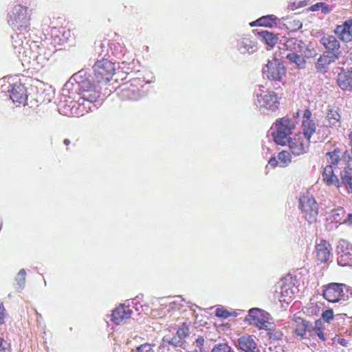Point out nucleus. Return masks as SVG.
Returning a JSON list of instances; mask_svg holds the SVG:
<instances>
[{
    "instance_id": "f257e3e1",
    "label": "nucleus",
    "mask_w": 352,
    "mask_h": 352,
    "mask_svg": "<svg viewBox=\"0 0 352 352\" xmlns=\"http://www.w3.org/2000/svg\"><path fill=\"white\" fill-rule=\"evenodd\" d=\"M78 89L79 98L77 100V103L80 106H84L85 102H87L89 104L93 103L97 101L100 96V85L97 81L91 78H84L78 81ZM80 107H78L79 109Z\"/></svg>"
},
{
    "instance_id": "f03ea898",
    "label": "nucleus",
    "mask_w": 352,
    "mask_h": 352,
    "mask_svg": "<svg viewBox=\"0 0 352 352\" xmlns=\"http://www.w3.org/2000/svg\"><path fill=\"white\" fill-rule=\"evenodd\" d=\"M142 81L140 78H133L120 85L116 91L122 101H136L142 97Z\"/></svg>"
},
{
    "instance_id": "7ed1b4c3",
    "label": "nucleus",
    "mask_w": 352,
    "mask_h": 352,
    "mask_svg": "<svg viewBox=\"0 0 352 352\" xmlns=\"http://www.w3.org/2000/svg\"><path fill=\"white\" fill-rule=\"evenodd\" d=\"M276 131L272 133L274 141L279 145L285 146L290 138L295 124L292 119L287 116L276 120L275 122Z\"/></svg>"
},
{
    "instance_id": "20e7f679",
    "label": "nucleus",
    "mask_w": 352,
    "mask_h": 352,
    "mask_svg": "<svg viewBox=\"0 0 352 352\" xmlns=\"http://www.w3.org/2000/svg\"><path fill=\"white\" fill-rule=\"evenodd\" d=\"M93 78L100 85L110 82L116 73L115 64L107 58L97 60L93 66Z\"/></svg>"
},
{
    "instance_id": "39448f33",
    "label": "nucleus",
    "mask_w": 352,
    "mask_h": 352,
    "mask_svg": "<svg viewBox=\"0 0 352 352\" xmlns=\"http://www.w3.org/2000/svg\"><path fill=\"white\" fill-rule=\"evenodd\" d=\"M30 20L27 8L16 5L9 12L8 22L13 29L23 31L29 27Z\"/></svg>"
},
{
    "instance_id": "423d86ee",
    "label": "nucleus",
    "mask_w": 352,
    "mask_h": 352,
    "mask_svg": "<svg viewBox=\"0 0 352 352\" xmlns=\"http://www.w3.org/2000/svg\"><path fill=\"white\" fill-rule=\"evenodd\" d=\"M348 286L344 283H330L322 286V296L329 302L336 303L347 298Z\"/></svg>"
},
{
    "instance_id": "0eeeda50",
    "label": "nucleus",
    "mask_w": 352,
    "mask_h": 352,
    "mask_svg": "<svg viewBox=\"0 0 352 352\" xmlns=\"http://www.w3.org/2000/svg\"><path fill=\"white\" fill-rule=\"evenodd\" d=\"M296 277L287 275L281 279L278 299L280 302L290 303L299 292Z\"/></svg>"
},
{
    "instance_id": "6e6552de",
    "label": "nucleus",
    "mask_w": 352,
    "mask_h": 352,
    "mask_svg": "<svg viewBox=\"0 0 352 352\" xmlns=\"http://www.w3.org/2000/svg\"><path fill=\"white\" fill-rule=\"evenodd\" d=\"M300 209L309 223L316 221L318 215V205L313 197L309 194L302 195L300 198Z\"/></svg>"
},
{
    "instance_id": "1a4fd4ad",
    "label": "nucleus",
    "mask_w": 352,
    "mask_h": 352,
    "mask_svg": "<svg viewBox=\"0 0 352 352\" xmlns=\"http://www.w3.org/2000/svg\"><path fill=\"white\" fill-rule=\"evenodd\" d=\"M287 144L293 155H300L308 151L310 145V139L301 133H298L293 138H289Z\"/></svg>"
},
{
    "instance_id": "9d476101",
    "label": "nucleus",
    "mask_w": 352,
    "mask_h": 352,
    "mask_svg": "<svg viewBox=\"0 0 352 352\" xmlns=\"http://www.w3.org/2000/svg\"><path fill=\"white\" fill-rule=\"evenodd\" d=\"M264 73L269 80L280 81L286 75L287 69L283 63L274 59L267 63Z\"/></svg>"
},
{
    "instance_id": "9b49d317",
    "label": "nucleus",
    "mask_w": 352,
    "mask_h": 352,
    "mask_svg": "<svg viewBox=\"0 0 352 352\" xmlns=\"http://www.w3.org/2000/svg\"><path fill=\"white\" fill-rule=\"evenodd\" d=\"M257 100L261 107L271 112L276 111L280 104L277 94L272 91H266L257 95Z\"/></svg>"
},
{
    "instance_id": "f8f14e48",
    "label": "nucleus",
    "mask_w": 352,
    "mask_h": 352,
    "mask_svg": "<svg viewBox=\"0 0 352 352\" xmlns=\"http://www.w3.org/2000/svg\"><path fill=\"white\" fill-rule=\"evenodd\" d=\"M269 320L270 315L268 313L256 308L251 309L245 317V320L250 324L254 325L259 329H263Z\"/></svg>"
},
{
    "instance_id": "ddd939ff",
    "label": "nucleus",
    "mask_w": 352,
    "mask_h": 352,
    "mask_svg": "<svg viewBox=\"0 0 352 352\" xmlns=\"http://www.w3.org/2000/svg\"><path fill=\"white\" fill-rule=\"evenodd\" d=\"M346 152L342 153L340 148H336L333 151L327 153L326 155L329 160V165H331L332 167L341 166L344 169L346 166H352L349 163L351 157L348 155L346 159Z\"/></svg>"
},
{
    "instance_id": "4468645a",
    "label": "nucleus",
    "mask_w": 352,
    "mask_h": 352,
    "mask_svg": "<svg viewBox=\"0 0 352 352\" xmlns=\"http://www.w3.org/2000/svg\"><path fill=\"white\" fill-rule=\"evenodd\" d=\"M301 127L302 129V134L309 139L316 131V124L309 109H306L303 111Z\"/></svg>"
},
{
    "instance_id": "2eb2a0df",
    "label": "nucleus",
    "mask_w": 352,
    "mask_h": 352,
    "mask_svg": "<svg viewBox=\"0 0 352 352\" xmlns=\"http://www.w3.org/2000/svg\"><path fill=\"white\" fill-rule=\"evenodd\" d=\"M10 98L14 103L19 104H25L28 99L27 89L20 82H16L11 85V89L8 90Z\"/></svg>"
},
{
    "instance_id": "dca6fc26",
    "label": "nucleus",
    "mask_w": 352,
    "mask_h": 352,
    "mask_svg": "<svg viewBox=\"0 0 352 352\" xmlns=\"http://www.w3.org/2000/svg\"><path fill=\"white\" fill-rule=\"evenodd\" d=\"M332 251L331 245L326 240H322L316 245V256L320 263L327 262L331 256Z\"/></svg>"
},
{
    "instance_id": "f3484780",
    "label": "nucleus",
    "mask_w": 352,
    "mask_h": 352,
    "mask_svg": "<svg viewBox=\"0 0 352 352\" xmlns=\"http://www.w3.org/2000/svg\"><path fill=\"white\" fill-rule=\"evenodd\" d=\"M237 347L241 352H258L257 344L250 335H244L239 338Z\"/></svg>"
},
{
    "instance_id": "a211bd4d",
    "label": "nucleus",
    "mask_w": 352,
    "mask_h": 352,
    "mask_svg": "<svg viewBox=\"0 0 352 352\" xmlns=\"http://www.w3.org/2000/svg\"><path fill=\"white\" fill-rule=\"evenodd\" d=\"M336 82L342 91L352 90V70L342 69L337 75Z\"/></svg>"
},
{
    "instance_id": "6ab92c4d",
    "label": "nucleus",
    "mask_w": 352,
    "mask_h": 352,
    "mask_svg": "<svg viewBox=\"0 0 352 352\" xmlns=\"http://www.w3.org/2000/svg\"><path fill=\"white\" fill-rule=\"evenodd\" d=\"M322 181L328 186H334L337 189L341 187V181L338 177L335 175L333 167L331 165H327L324 167L322 173Z\"/></svg>"
},
{
    "instance_id": "aec40b11",
    "label": "nucleus",
    "mask_w": 352,
    "mask_h": 352,
    "mask_svg": "<svg viewBox=\"0 0 352 352\" xmlns=\"http://www.w3.org/2000/svg\"><path fill=\"white\" fill-rule=\"evenodd\" d=\"M132 312V309L129 306L120 305L113 311L111 320L116 324H120L130 318Z\"/></svg>"
},
{
    "instance_id": "412c9836",
    "label": "nucleus",
    "mask_w": 352,
    "mask_h": 352,
    "mask_svg": "<svg viewBox=\"0 0 352 352\" xmlns=\"http://www.w3.org/2000/svg\"><path fill=\"white\" fill-rule=\"evenodd\" d=\"M335 33L343 42H350L352 40V19L346 21L342 25H338Z\"/></svg>"
},
{
    "instance_id": "4be33fe9",
    "label": "nucleus",
    "mask_w": 352,
    "mask_h": 352,
    "mask_svg": "<svg viewBox=\"0 0 352 352\" xmlns=\"http://www.w3.org/2000/svg\"><path fill=\"white\" fill-rule=\"evenodd\" d=\"M294 322V334L300 339L305 338L307 331H310L311 324L309 321H307L300 317L295 318Z\"/></svg>"
},
{
    "instance_id": "5701e85b",
    "label": "nucleus",
    "mask_w": 352,
    "mask_h": 352,
    "mask_svg": "<svg viewBox=\"0 0 352 352\" xmlns=\"http://www.w3.org/2000/svg\"><path fill=\"white\" fill-rule=\"evenodd\" d=\"M341 184H343L352 201V166H346L340 173Z\"/></svg>"
},
{
    "instance_id": "b1692460",
    "label": "nucleus",
    "mask_w": 352,
    "mask_h": 352,
    "mask_svg": "<svg viewBox=\"0 0 352 352\" xmlns=\"http://www.w3.org/2000/svg\"><path fill=\"white\" fill-rule=\"evenodd\" d=\"M325 120L329 127L338 126L341 120L340 109L338 107L328 109Z\"/></svg>"
},
{
    "instance_id": "393cba45",
    "label": "nucleus",
    "mask_w": 352,
    "mask_h": 352,
    "mask_svg": "<svg viewBox=\"0 0 352 352\" xmlns=\"http://www.w3.org/2000/svg\"><path fill=\"white\" fill-rule=\"evenodd\" d=\"M338 265L346 267L352 266V248H346L341 252H339L338 256Z\"/></svg>"
},
{
    "instance_id": "a878e982",
    "label": "nucleus",
    "mask_w": 352,
    "mask_h": 352,
    "mask_svg": "<svg viewBox=\"0 0 352 352\" xmlns=\"http://www.w3.org/2000/svg\"><path fill=\"white\" fill-rule=\"evenodd\" d=\"M278 18L274 15H267L263 16L258 19L250 23L251 26H264L272 28L276 25V21Z\"/></svg>"
},
{
    "instance_id": "bb28decb",
    "label": "nucleus",
    "mask_w": 352,
    "mask_h": 352,
    "mask_svg": "<svg viewBox=\"0 0 352 352\" xmlns=\"http://www.w3.org/2000/svg\"><path fill=\"white\" fill-rule=\"evenodd\" d=\"M333 62V58L328 57V55H321L316 64L318 72L324 74L327 72L328 66Z\"/></svg>"
},
{
    "instance_id": "cd10ccee",
    "label": "nucleus",
    "mask_w": 352,
    "mask_h": 352,
    "mask_svg": "<svg viewBox=\"0 0 352 352\" xmlns=\"http://www.w3.org/2000/svg\"><path fill=\"white\" fill-rule=\"evenodd\" d=\"M263 329L267 331V333L270 339L277 340L282 338V332L276 329V325L273 322L269 321Z\"/></svg>"
},
{
    "instance_id": "c85d7f7f",
    "label": "nucleus",
    "mask_w": 352,
    "mask_h": 352,
    "mask_svg": "<svg viewBox=\"0 0 352 352\" xmlns=\"http://www.w3.org/2000/svg\"><path fill=\"white\" fill-rule=\"evenodd\" d=\"M265 44H276L278 40V34L270 32L267 30L257 32Z\"/></svg>"
},
{
    "instance_id": "c756f323",
    "label": "nucleus",
    "mask_w": 352,
    "mask_h": 352,
    "mask_svg": "<svg viewBox=\"0 0 352 352\" xmlns=\"http://www.w3.org/2000/svg\"><path fill=\"white\" fill-rule=\"evenodd\" d=\"M286 57L289 60L290 62L295 63L298 69H303L305 67L306 61L303 56L298 55L295 53H289L287 55Z\"/></svg>"
},
{
    "instance_id": "7c9ffc66",
    "label": "nucleus",
    "mask_w": 352,
    "mask_h": 352,
    "mask_svg": "<svg viewBox=\"0 0 352 352\" xmlns=\"http://www.w3.org/2000/svg\"><path fill=\"white\" fill-rule=\"evenodd\" d=\"M340 45H324L326 50L322 55H328V57L333 58V62L338 58L340 54Z\"/></svg>"
},
{
    "instance_id": "2f4dec72",
    "label": "nucleus",
    "mask_w": 352,
    "mask_h": 352,
    "mask_svg": "<svg viewBox=\"0 0 352 352\" xmlns=\"http://www.w3.org/2000/svg\"><path fill=\"white\" fill-rule=\"evenodd\" d=\"M301 55L307 58H314L317 55L314 45H299Z\"/></svg>"
},
{
    "instance_id": "473e14b6",
    "label": "nucleus",
    "mask_w": 352,
    "mask_h": 352,
    "mask_svg": "<svg viewBox=\"0 0 352 352\" xmlns=\"http://www.w3.org/2000/svg\"><path fill=\"white\" fill-rule=\"evenodd\" d=\"M277 159L281 167H285L292 162V156L287 151H282L278 154Z\"/></svg>"
},
{
    "instance_id": "72a5a7b5",
    "label": "nucleus",
    "mask_w": 352,
    "mask_h": 352,
    "mask_svg": "<svg viewBox=\"0 0 352 352\" xmlns=\"http://www.w3.org/2000/svg\"><path fill=\"white\" fill-rule=\"evenodd\" d=\"M302 311L309 316H317L320 312V306L317 303L310 302L303 307Z\"/></svg>"
},
{
    "instance_id": "f704fd0d",
    "label": "nucleus",
    "mask_w": 352,
    "mask_h": 352,
    "mask_svg": "<svg viewBox=\"0 0 352 352\" xmlns=\"http://www.w3.org/2000/svg\"><path fill=\"white\" fill-rule=\"evenodd\" d=\"M324 330V326L321 320H316L314 327L312 328V331L316 335H317L320 340L322 341L326 340Z\"/></svg>"
},
{
    "instance_id": "c9c22d12",
    "label": "nucleus",
    "mask_w": 352,
    "mask_h": 352,
    "mask_svg": "<svg viewBox=\"0 0 352 352\" xmlns=\"http://www.w3.org/2000/svg\"><path fill=\"white\" fill-rule=\"evenodd\" d=\"M177 336L180 339H184L188 337L189 334V328L188 326L186 323H183L181 327L177 331Z\"/></svg>"
},
{
    "instance_id": "e433bc0d",
    "label": "nucleus",
    "mask_w": 352,
    "mask_h": 352,
    "mask_svg": "<svg viewBox=\"0 0 352 352\" xmlns=\"http://www.w3.org/2000/svg\"><path fill=\"white\" fill-rule=\"evenodd\" d=\"M12 40L13 43L23 44L25 43L28 44V41H27V38L22 33H15L14 35H12Z\"/></svg>"
},
{
    "instance_id": "4c0bfd02",
    "label": "nucleus",
    "mask_w": 352,
    "mask_h": 352,
    "mask_svg": "<svg viewBox=\"0 0 352 352\" xmlns=\"http://www.w3.org/2000/svg\"><path fill=\"white\" fill-rule=\"evenodd\" d=\"M212 352H231V348L226 343H220L214 346Z\"/></svg>"
},
{
    "instance_id": "58836bf2",
    "label": "nucleus",
    "mask_w": 352,
    "mask_h": 352,
    "mask_svg": "<svg viewBox=\"0 0 352 352\" xmlns=\"http://www.w3.org/2000/svg\"><path fill=\"white\" fill-rule=\"evenodd\" d=\"M155 344H151L149 343H145L141 344L140 346L137 347L138 352H154L153 347Z\"/></svg>"
},
{
    "instance_id": "ea45409f",
    "label": "nucleus",
    "mask_w": 352,
    "mask_h": 352,
    "mask_svg": "<svg viewBox=\"0 0 352 352\" xmlns=\"http://www.w3.org/2000/svg\"><path fill=\"white\" fill-rule=\"evenodd\" d=\"M215 316L218 318H228L231 316V314L224 308H217L215 310Z\"/></svg>"
},
{
    "instance_id": "a19ab883",
    "label": "nucleus",
    "mask_w": 352,
    "mask_h": 352,
    "mask_svg": "<svg viewBox=\"0 0 352 352\" xmlns=\"http://www.w3.org/2000/svg\"><path fill=\"white\" fill-rule=\"evenodd\" d=\"M322 318L324 321L327 322H330L331 320L333 318V311L332 309H329L324 311L322 313Z\"/></svg>"
},
{
    "instance_id": "79ce46f5",
    "label": "nucleus",
    "mask_w": 352,
    "mask_h": 352,
    "mask_svg": "<svg viewBox=\"0 0 352 352\" xmlns=\"http://www.w3.org/2000/svg\"><path fill=\"white\" fill-rule=\"evenodd\" d=\"M0 352H11L10 343L0 337Z\"/></svg>"
},
{
    "instance_id": "37998d69",
    "label": "nucleus",
    "mask_w": 352,
    "mask_h": 352,
    "mask_svg": "<svg viewBox=\"0 0 352 352\" xmlns=\"http://www.w3.org/2000/svg\"><path fill=\"white\" fill-rule=\"evenodd\" d=\"M204 342L205 340L203 337H199L196 339L194 344H195L196 347L198 348L199 352L203 351Z\"/></svg>"
},
{
    "instance_id": "c03bdc74",
    "label": "nucleus",
    "mask_w": 352,
    "mask_h": 352,
    "mask_svg": "<svg viewBox=\"0 0 352 352\" xmlns=\"http://www.w3.org/2000/svg\"><path fill=\"white\" fill-rule=\"evenodd\" d=\"M5 308L3 303L0 301V324L4 323Z\"/></svg>"
},
{
    "instance_id": "a18cd8bd",
    "label": "nucleus",
    "mask_w": 352,
    "mask_h": 352,
    "mask_svg": "<svg viewBox=\"0 0 352 352\" xmlns=\"http://www.w3.org/2000/svg\"><path fill=\"white\" fill-rule=\"evenodd\" d=\"M279 164V161L276 158V157H272L270 159V160L268 161V164L272 167V168H275Z\"/></svg>"
},
{
    "instance_id": "49530a36",
    "label": "nucleus",
    "mask_w": 352,
    "mask_h": 352,
    "mask_svg": "<svg viewBox=\"0 0 352 352\" xmlns=\"http://www.w3.org/2000/svg\"><path fill=\"white\" fill-rule=\"evenodd\" d=\"M318 5L320 6V10L322 13L327 14L329 13L330 11L329 7L327 4L324 3H318Z\"/></svg>"
},
{
    "instance_id": "de8ad7c7",
    "label": "nucleus",
    "mask_w": 352,
    "mask_h": 352,
    "mask_svg": "<svg viewBox=\"0 0 352 352\" xmlns=\"http://www.w3.org/2000/svg\"><path fill=\"white\" fill-rule=\"evenodd\" d=\"M25 271L23 269L21 270L18 273V278L21 283L25 282Z\"/></svg>"
},
{
    "instance_id": "09e8293b",
    "label": "nucleus",
    "mask_w": 352,
    "mask_h": 352,
    "mask_svg": "<svg viewBox=\"0 0 352 352\" xmlns=\"http://www.w3.org/2000/svg\"><path fill=\"white\" fill-rule=\"evenodd\" d=\"M292 23L294 24V26H293L294 30H298V29L301 28L302 26V23L299 21H294L292 22Z\"/></svg>"
},
{
    "instance_id": "8fccbe9b",
    "label": "nucleus",
    "mask_w": 352,
    "mask_h": 352,
    "mask_svg": "<svg viewBox=\"0 0 352 352\" xmlns=\"http://www.w3.org/2000/svg\"><path fill=\"white\" fill-rule=\"evenodd\" d=\"M337 343L340 344L342 346H346L348 344L347 340L344 338H338Z\"/></svg>"
},
{
    "instance_id": "3c124183",
    "label": "nucleus",
    "mask_w": 352,
    "mask_h": 352,
    "mask_svg": "<svg viewBox=\"0 0 352 352\" xmlns=\"http://www.w3.org/2000/svg\"><path fill=\"white\" fill-rule=\"evenodd\" d=\"M344 221L348 222L350 224H352V214H348L347 218L344 220Z\"/></svg>"
},
{
    "instance_id": "603ef678",
    "label": "nucleus",
    "mask_w": 352,
    "mask_h": 352,
    "mask_svg": "<svg viewBox=\"0 0 352 352\" xmlns=\"http://www.w3.org/2000/svg\"><path fill=\"white\" fill-rule=\"evenodd\" d=\"M320 6L318 5V3L311 6V10L313 11L319 10L320 9Z\"/></svg>"
},
{
    "instance_id": "864d4df0",
    "label": "nucleus",
    "mask_w": 352,
    "mask_h": 352,
    "mask_svg": "<svg viewBox=\"0 0 352 352\" xmlns=\"http://www.w3.org/2000/svg\"><path fill=\"white\" fill-rule=\"evenodd\" d=\"M63 143L65 146H69L71 144V140L69 139H65Z\"/></svg>"
},
{
    "instance_id": "5fc2aeb1",
    "label": "nucleus",
    "mask_w": 352,
    "mask_h": 352,
    "mask_svg": "<svg viewBox=\"0 0 352 352\" xmlns=\"http://www.w3.org/2000/svg\"><path fill=\"white\" fill-rule=\"evenodd\" d=\"M179 342H180V341H178L177 342H175L174 341V339L173 338L171 340L169 341V343L174 345V346H178L179 345Z\"/></svg>"
},
{
    "instance_id": "6e6d98bb",
    "label": "nucleus",
    "mask_w": 352,
    "mask_h": 352,
    "mask_svg": "<svg viewBox=\"0 0 352 352\" xmlns=\"http://www.w3.org/2000/svg\"><path fill=\"white\" fill-rule=\"evenodd\" d=\"M335 42H336V38L334 36H330L329 37V44L333 43H335Z\"/></svg>"
},
{
    "instance_id": "4d7b16f0",
    "label": "nucleus",
    "mask_w": 352,
    "mask_h": 352,
    "mask_svg": "<svg viewBox=\"0 0 352 352\" xmlns=\"http://www.w3.org/2000/svg\"><path fill=\"white\" fill-rule=\"evenodd\" d=\"M74 140V145H76V143L79 141V138H73Z\"/></svg>"
},
{
    "instance_id": "13d9d810",
    "label": "nucleus",
    "mask_w": 352,
    "mask_h": 352,
    "mask_svg": "<svg viewBox=\"0 0 352 352\" xmlns=\"http://www.w3.org/2000/svg\"><path fill=\"white\" fill-rule=\"evenodd\" d=\"M273 47H274L273 45H268V47H267V50H270Z\"/></svg>"
},
{
    "instance_id": "bf43d9fd",
    "label": "nucleus",
    "mask_w": 352,
    "mask_h": 352,
    "mask_svg": "<svg viewBox=\"0 0 352 352\" xmlns=\"http://www.w3.org/2000/svg\"><path fill=\"white\" fill-rule=\"evenodd\" d=\"M82 111L87 112V110L86 109V107H83V110H82ZM81 114H82V115H83V114H84V113H83V112H82V113H81Z\"/></svg>"
}]
</instances>
